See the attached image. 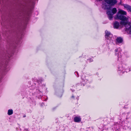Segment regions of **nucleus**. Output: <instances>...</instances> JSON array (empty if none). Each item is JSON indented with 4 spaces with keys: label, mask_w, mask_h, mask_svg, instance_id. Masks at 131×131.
I'll list each match as a JSON object with an SVG mask.
<instances>
[{
    "label": "nucleus",
    "mask_w": 131,
    "mask_h": 131,
    "mask_svg": "<svg viewBox=\"0 0 131 131\" xmlns=\"http://www.w3.org/2000/svg\"><path fill=\"white\" fill-rule=\"evenodd\" d=\"M13 113V111L12 110H9L8 111V114L9 115H10Z\"/></svg>",
    "instance_id": "obj_10"
},
{
    "label": "nucleus",
    "mask_w": 131,
    "mask_h": 131,
    "mask_svg": "<svg viewBox=\"0 0 131 131\" xmlns=\"http://www.w3.org/2000/svg\"><path fill=\"white\" fill-rule=\"evenodd\" d=\"M105 1L107 4L111 6L115 5L117 2V0H105Z\"/></svg>",
    "instance_id": "obj_3"
},
{
    "label": "nucleus",
    "mask_w": 131,
    "mask_h": 131,
    "mask_svg": "<svg viewBox=\"0 0 131 131\" xmlns=\"http://www.w3.org/2000/svg\"><path fill=\"white\" fill-rule=\"evenodd\" d=\"M81 118L80 116H76L74 117V121L76 122H79L81 121Z\"/></svg>",
    "instance_id": "obj_6"
},
{
    "label": "nucleus",
    "mask_w": 131,
    "mask_h": 131,
    "mask_svg": "<svg viewBox=\"0 0 131 131\" xmlns=\"http://www.w3.org/2000/svg\"><path fill=\"white\" fill-rule=\"evenodd\" d=\"M113 26L114 28H118L119 26V23L116 21H115L114 23Z\"/></svg>",
    "instance_id": "obj_7"
},
{
    "label": "nucleus",
    "mask_w": 131,
    "mask_h": 131,
    "mask_svg": "<svg viewBox=\"0 0 131 131\" xmlns=\"http://www.w3.org/2000/svg\"><path fill=\"white\" fill-rule=\"evenodd\" d=\"M126 12L122 9H119L118 12L115 16L114 18L116 19H119L122 20L120 22L121 25H124L126 30H130V33H131V25L130 23L127 21H125L128 20V18L124 15H126Z\"/></svg>",
    "instance_id": "obj_1"
},
{
    "label": "nucleus",
    "mask_w": 131,
    "mask_h": 131,
    "mask_svg": "<svg viewBox=\"0 0 131 131\" xmlns=\"http://www.w3.org/2000/svg\"><path fill=\"white\" fill-rule=\"evenodd\" d=\"M89 60H90V62H92V61H93V60L92 59H89Z\"/></svg>",
    "instance_id": "obj_11"
},
{
    "label": "nucleus",
    "mask_w": 131,
    "mask_h": 131,
    "mask_svg": "<svg viewBox=\"0 0 131 131\" xmlns=\"http://www.w3.org/2000/svg\"><path fill=\"white\" fill-rule=\"evenodd\" d=\"M117 12V9L116 8H114L108 11L107 12V14L109 19L111 20L113 18V15L115 14Z\"/></svg>",
    "instance_id": "obj_2"
},
{
    "label": "nucleus",
    "mask_w": 131,
    "mask_h": 131,
    "mask_svg": "<svg viewBox=\"0 0 131 131\" xmlns=\"http://www.w3.org/2000/svg\"><path fill=\"white\" fill-rule=\"evenodd\" d=\"M7 63H8V62H6L4 64L7 65V64H7Z\"/></svg>",
    "instance_id": "obj_12"
},
{
    "label": "nucleus",
    "mask_w": 131,
    "mask_h": 131,
    "mask_svg": "<svg viewBox=\"0 0 131 131\" xmlns=\"http://www.w3.org/2000/svg\"><path fill=\"white\" fill-rule=\"evenodd\" d=\"M103 8L104 9H107L109 8V6L107 5L106 3H103L102 6Z\"/></svg>",
    "instance_id": "obj_9"
},
{
    "label": "nucleus",
    "mask_w": 131,
    "mask_h": 131,
    "mask_svg": "<svg viewBox=\"0 0 131 131\" xmlns=\"http://www.w3.org/2000/svg\"><path fill=\"white\" fill-rule=\"evenodd\" d=\"M105 37L106 39L110 40L111 39L112 36V35L110 32H108L107 30L105 31Z\"/></svg>",
    "instance_id": "obj_4"
},
{
    "label": "nucleus",
    "mask_w": 131,
    "mask_h": 131,
    "mask_svg": "<svg viewBox=\"0 0 131 131\" xmlns=\"http://www.w3.org/2000/svg\"><path fill=\"white\" fill-rule=\"evenodd\" d=\"M115 51L116 52H117V49H115Z\"/></svg>",
    "instance_id": "obj_13"
},
{
    "label": "nucleus",
    "mask_w": 131,
    "mask_h": 131,
    "mask_svg": "<svg viewBox=\"0 0 131 131\" xmlns=\"http://www.w3.org/2000/svg\"><path fill=\"white\" fill-rule=\"evenodd\" d=\"M116 40L118 43H121L123 41V39L121 37H117Z\"/></svg>",
    "instance_id": "obj_8"
},
{
    "label": "nucleus",
    "mask_w": 131,
    "mask_h": 131,
    "mask_svg": "<svg viewBox=\"0 0 131 131\" xmlns=\"http://www.w3.org/2000/svg\"><path fill=\"white\" fill-rule=\"evenodd\" d=\"M72 97L73 98L74 97V96H72Z\"/></svg>",
    "instance_id": "obj_14"
},
{
    "label": "nucleus",
    "mask_w": 131,
    "mask_h": 131,
    "mask_svg": "<svg viewBox=\"0 0 131 131\" xmlns=\"http://www.w3.org/2000/svg\"><path fill=\"white\" fill-rule=\"evenodd\" d=\"M123 6L128 11L131 12V6L126 4H124Z\"/></svg>",
    "instance_id": "obj_5"
}]
</instances>
